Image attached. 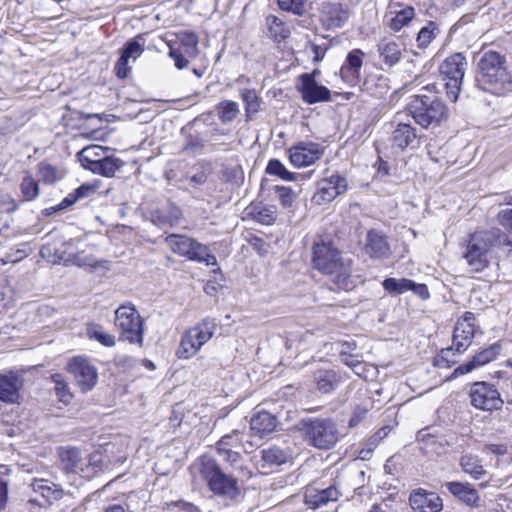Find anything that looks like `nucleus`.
Segmentation results:
<instances>
[{
    "mask_svg": "<svg viewBox=\"0 0 512 512\" xmlns=\"http://www.w3.org/2000/svg\"><path fill=\"white\" fill-rule=\"evenodd\" d=\"M493 250L504 256L512 252V241L500 229L476 231L470 234L462 245L461 253L470 271L479 273L489 266Z\"/></svg>",
    "mask_w": 512,
    "mask_h": 512,
    "instance_id": "f257e3e1",
    "label": "nucleus"
},
{
    "mask_svg": "<svg viewBox=\"0 0 512 512\" xmlns=\"http://www.w3.org/2000/svg\"><path fill=\"white\" fill-rule=\"evenodd\" d=\"M312 267L330 277L339 289L349 291L355 285L351 278V260L345 258L332 241L320 239L312 246Z\"/></svg>",
    "mask_w": 512,
    "mask_h": 512,
    "instance_id": "f03ea898",
    "label": "nucleus"
},
{
    "mask_svg": "<svg viewBox=\"0 0 512 512\" xmlns=\"http://www.w3.org/2000/svg\"><path fill=\"white\" fill-rule=\"evenodd\" d=\"M475 86L495 95L512 90V72L508 70L506 57L495 51L484 52L477 63Z\"/></svg>",
    "mask_w": 512,
    "mask_h": 512,
    "instance_id": "7ed1b4c3",
    "label": "nucleus"
},
{
    "mask_svg": "<svg viewBox=\"0 0 512 512\" xmlns=\"http://www.w3.org/2000/svg\"><path fill=\"white\" fill-rule=\"evenodd\" d=\"M58 455L65 472L79 474L85 479L95 477L106 466L105 457L100 452L83 457L81 450L76 447H60Z\"/></svg>",
    "mask_w": 512,
    "mask_h": 512,
    "instance_id": "20e7f679",
    "label": "nucleus"
},
{
    "mask_svg": "<svg viewBox=\"0 0 512 512\" xmlns=\"http://www.w3.org/2000/svg\"><path fill=\"white\" fill-rule=\"evenodd\" d=\"M299 431L309 446L319 450H329L339 440L338 426L330 418H303Z\"/></svg>",
    "mask_w": 512,
    "mask_h": 512,
    "instance_id": "39448f33",
    "label": "nucleus"
},
{
    "mask_svg": "<svg viewBox=\"0 0 512 512\" xmlns=\"http://www.w3.org/2000/svg\"><path fill=\"white\" fill-rule=\"evenodd\" d=\"M408 110L414 121L422 128L439 125L447 117L444 102L436 95L419 94L412 97Z\"/></svg>",
    "mask_w": 512,
    "mask_h": 512,
    "instance_id": "423d86ee",
    "label": "nucleus"
},
{
    "mask_svg": "<svg viewBox=\"0 0 512 512\" xmlns=\"http://www.w3.org/2000/svg\"><path fill=\"white\" fill-rule=\"evenodd\" d=\"M200 474L207 482L209 490L215 495L230 501L239 497L240 487L237 478L226 474L215 460H203L200 466Z\"/></svg>",
    "mask_w": 512,
    "mask_h": 512,
    "instance_id": "0eeeda50",
    "label": "nucleus"
},
{
    "mask_svg": "<svg viewBox=\"0 0 512 512\" xmlns=\"http://www.w3.org/2000/svg\"><path fill=\"white\" fill-rule=\"evenodd\" d=\"M214 318H205L194 327L186 330L182 335L176 355L179 359H189L214 335L217 329Z\"/></svg>",
    "mask_w": 512,
    "mask_h": 512,
    "instance_id": "6e6552de",
    "label": "nucleus"
},
{
    "mask_svg": "<svg viewBox=\"0 0 512 512\" xmlns=\"http://www.w3.org/2000/svg\"><path fill=\"white\" fill-rule=\"evenodd\" d=\"M166 245L177 255L207 266H216L217 259L209 248L185 235L170 234L165 238Z\"/></svg>",
    "mask_w": 512,
    "mask_h": 512,
    "instance_id": "1a4fd4ad",
    "label": "nucleus"
},
{
    "mask_svg": "<svg viewBox=\"0 0 512 512\" xmlns=\"http://www.w3.org/2000/svg\"><path fill=\"white\" fill-rule=\"evenodd\" d=\"M467 66L466 58L461 53L447 57L440 65L439 72L447 97L455 102L458 99Z\"/></svg>",
    "mask_w": 512,
    "mask_h": 512,
    "instance_id": "9d476101",
    "label": "nucleus"
},
{
    "mask_svg": "<svg viewBox=\"0 0 512 512\" xmlns=\"http://www.w3.org/2000/svg\"><path fill=\"white\" fill-rule=\"evenodd\" d=\"M115 325L121 330V337L130 343L143 344V320L132 305H122L115 311Z\"/></svg>",
    "mask_w": 512,
    "mask_h": 512,
    "instance_id": "9b49d317",
    "label": "nucleus"
},
{
    "mask_svg": "<svg viewBox=\"0 0 512 512\" xmlns=\"http://www.w3.org/2000/svg\"><path fill=\"white\" fill-rule=\"evenodd\" d=\"M198 36L194 32L183 31L177 34L175 42H169V57H171L177 69L182 70L189 64V59L196 58L198 50Z\"/></svg>",
    "mask_w": 512,
    "mask_h": 512,
    "instance_id": "f8f14e48",
    "label": "nucleus"
},
{
    "mask_svg": "<svg viewBox=\"0 0 512 512\" xmlns=\"http://www.w3.org/2000/svg\"><path fill=\"white\" fill-rule=\"evenodd\" d=\"M471 405L483 411L492 412L500 410L504 404L501 395L495 385L481 381L471 385L469 390Z\"/></svg>",
    "mask_w": 512,
    "mask_h": 512,
    "instance_id": "ddd939ff",
    "label": "nucleus"
},
{
    "mask_svg": "<svg viewBox=\"0 0 512 512\" xmlns=\"http://www.w3.org/2000/svg\"><path fill=\"white\" fill-rule=\"evenodd\" d=\"M67 371L73 376L77 386L84 393L92 390L98 380L97 368L81 356L74 357L67 364Z\"/></svg>",
    "mask_w": 512,
    "mask_h": 512,
    "instance_id": "4468645a",
    "label": "nucleus"
},
{
    "mask_svg": "<svg viewBox=\"0 0 512 512\" xmlns=\"http://www.w3.org/2000/svg\"><path fill=\"white\" fill-rule=\"evenodd\" d=\"M289 159L297 168L313 165L324 154V147L312 141H300L289 148Z\"/></svg>",
    "mask_w": 512,
    "mask_h": 512,
    "instance_id": "2eb2a0df",
    "label": "nucleus"
},
{
    "mask_svg": "<svg viewBox=\"0 0 512 512\" xmlns=\"http://www.w3.org/2000/svg\"><path fill=\"white\" fill-rule=\"evenodd\" d=\"M476 317L472 312H465L460 317L453 330V346L458 353H462L467 350L471 345L476 332Z\"/></svg>",
    "mask_w": 512,
    "mask_h": 512,
    "instance_id": "dca6fc26",
    "label": "nucleus"
},
{
    "mask_svg": "<svg viewBox=\"0 0 512 512\" xmlns=\"http://www.w3.org/2000/svg\"><path fill=\"white\" fill-rule=\"evenodd\" d=\"M391 125L393 130L390 142L393 148L404 150L406 148L415 149L419 147L421 135L418 134L417 129L410 123L395 119Z\"/></svg>",
    "mask_w": 512,
    "mask_h": 512,
    "instance_id": "f3484780",
    "label": "nucleus"
},
{
    "mask_svg": "<svg viewBox=\"0 0 512 512\" xmlns=\"http://www.w3.org/2000/svg\"><path fill=\"white\" fill-rule=\"evenodd\" d=\"M144 50V39L142 35H137L126 42L121 50L120 57L114 66L116 76L119 79H124L128 76L131 69L128 65L129 59L132 58L133 60H136L142 55Z\"/></svg>",
    "mask_w": 512,
    "mask_h": 512,
    "instance_id": "a211bd4d",
    "label": "nucleus"
},
{
    "mask_svg": "<svg viewBox=\"0 0 512 512\" xmlns=\"http://www.w3.org/2000/svg\"><path fill=\"white\" fill-rule=\"evenodd\" d=\"M347 189V181L340 175H332L318 183V190L313 196L317 204L330 202Z\"/></svg>",
    "mask_w": 512,
    "mask_h": 512,
    "instance_id": "6ab92c4d",
    "label": "nucleus"
},
{
    "mask_svg": "<svg viewBox=\"0 0 512 512\" xmlns=\"http://www.w3.org/2000/svg\"><path fill=\"white\" fill-rule=\"evenodd\" d=\"M340 495L341 493L335 485L322 489L308 486L304 492V502L309 508L318 509L329 502L337 501Z\"/></svg>",
    "mask_w": 512,
    "mask_h": 512,
    "instance_id": "aec40b11",
    "label": "nucleus"
},
{
    "mask_svg": "<svg viewBox=\"0 0 512 512\" xmlns=\"http://www.w3.org/2000/svg\"><path fill=\"white\" fill-rule=\"evenodd\" d=\"M409 502L415 512H440L443 508L441 497L424 489L414 491L409 497Z\"/></svg>",
    "mask_w": 512,
    "mask_h": 512,
    "instance_id": "412c9836",
    "label": "nucleus"
},
{
    "mask_svg": "<svg viewBox=\"0 0 512 512\" xmlns=\"http://www.w3.org/2000/svg\"><path fill=\"white\" fill-rule=\"evenodd\" d=\"M501 352V345L499 343L491 344L490 346L484 348L477 354H475L471 360L468 362L459 365L453 372V376L464 375L477 367L488 364L489 362L496 359V357Z\"/></svg>",
    "mask_w": 512,
    "mask_h": 512,
    "instance_id": "4be33fe9",
    "label": "nucleus"
},
{
    "mask_svg": "<svg viewBox=\"0 0 512 512\" xmlns=\"http://www.w3.org/2000/svg\"><path fill=\"white\" fill-rule=\"evenodd\" d=\"M364 53L360 49L351 50L341 66L340 76L348 84L355 85L360 80Z\"/></svg>",
    "mask_w": 512,
    "mask_h": 512,
    "instance_id": "5701e85b",
    "label": "nucleus"
},
{
    "mask_svg": "<svg viewBox=\"0 0 512 512\" xmlns=\"http://www.w3.org/2000/svg\"><path fill=\"white\" fill-rule=\"evenodd\" d=\"M297 90L301 93L303 101L308 104L326 102L331 98L330 90L318 84L316 80L310 79L309 76L305 77V82H300Z\"/></svg>",
    "mask_w": 512,
    "mask_h": 512,
    "instance_id": "b1692460",
    "label": "nucleus"
},
{
    "mask_svg": "<svg viewBox=\"0 0 512 512\" xmlns=\"http://www.w3.org/2000/svg\"><path fill=\"white\" fill-rule=\"evenodd\" d=\"M321 18L328 28H340L348 21L349 11L340 3H323Z\"/></svg>",
    "mask_w": 512,
    "mask_h": 512,
    "instance_id": "393cba45",
    "label": "nucleus"
},
{
    "mask_svg": "<svg viewBox=\"0 0 512 512\" xmlns=\"http://www.w3.org/2000/svg\"><path fill=\"white\" fill-rule=\"evenodd\" d=\"M446 487L448 491L459 501L465 503L470 507H478L480 502V495L475 487L468 482H447Z\"/></svg>",
    "mask_w": 512,
    "mask_h": 512,
    "instance_id": "a878e982",
    "label": "nucleus"
},
{
    "mask_svg": "<svg viewBox=\"0 0 512 512\" xmlns=\"http://www.w3.org/2000/svg\"><path fill=\"white\" fill-rule=\"evenodd\" d=\"M279 424L278 419L272 413L260 410L250 420V430L253 435L260 438L273 432Z\"/></svg>",
    "mask_w": 512,
    "mask_h": 512,
    "instance_id": "bb28decb",
    "label": "nucleus"
},
{
    "mask_svg": "<svg viewBox=\"0 0 512 512\" xmlns=\"http://www.w3.org/2000/svg\"><path fill=\"white\" fill-rule=\"evenodd\" d=\"M21 387L22 381L15 373L0 375V401L9 404L16 403L20 397Z\"/></svg>",
    "mask_w": 512,
    "mask_h": 512,
    "instance_id": "cd10ccee",
    "label": "nucleus"
},
{
    "mask_svg": "<svg viewBox=\"0 0 512 512\" xmlns=\"http://www.w3.org/2000/svg\"><path fill=\"white\" fill-rule=\"evenodd\" d=\"M366 253L372 258H387L390 248L385 235L375 230L369 231L366 237Z\"/></svg>",
    "mask_w": 512,
    "mask_h": 512,
    "instance_id": "c85d7f7f",
    "label": "nucleus"
},
{
    "mask_svg": "<svg viewBox=\"0 0 512 512\" xmlns=\"http://www.w3.org/2000/svg\"><path fill=\"white\" fill-rule=\"evenodd\" d=\"M314 383L318 392L332 393L341 383V376L332 369H319L314 372Z\"/></svg>",
    "mask_w": 512,
    "mask_h": 512,
    "instance_id": "c756f323",
    "label": "nucleus"
},
{
    "mask_svg": "<svg viewBox=\"0 0 512 512\" xmlns=\"http://www.w3.org/2000/svg\"><path fill=\"white\" fill-rule=\"evenodd\" d=\"M181 217V209L174 204H169L165 209H157L151 212L152 223L159 227L173 226L178 223Z\"/></svg>",
    "mask_w": 512,
    "mask_h": 512,
    "instance_id": "7c9ffc66",
    "label": "nucleus"
},
{
    "mask_svg": "<svg viewBox=\"0 0 512 512\" xmlns=\"http://www.w3.org/2000/svg\"><path fill=\"white\" fill-rule=\"evenodd\" d=\"M459 464L463 472L469 474L474 480H480L487 475V471L484 469L482 461L477 455L471 453L464 454L460 457Z\"/></svg>",
    "mask_w": 512,
    "mask_h": 512,
    "instance_id": "2f4dec72",
    "label": "nucleus"
},
{
    "mask_svg": "<svg viewBox=\"0 0 512 512\" xmlns=\"http://www.w3.org/2000/svg\"><path fill=\"white\" fill-rule=\"evenodd\" d=\"M378 52L382 61L389 67L401 59V48L395 41L383 39L378 44Z\"/></svg>",
    "mask_w": 512,
    "mask_h": 512,
    "instance_id": "473e14b6",
    "label": "nucleus"
},
{
    "mask_svg": "<svg viewBox=\"0 0 512 512\" xmlns=\"http://www.w3.org/2000/svg\"><path fill=\"white\" fill-rule=\"evenodd\" d=\"M261 455L263 462L268 466H280L291 458L289 449L276 445L263 449Z\"/></svg>",
    "mask_w": 512,
    "mask_h": 512,
    "instance_id": "72a5a7b5",
    "label": "nucleus"
},
{
    "mask_svg": "<svg viewBox=\"0 0 512 512\" xmlns=\"http://www.w3.org/2000/svg\"><path fill=\"white\" fill-rule=\"evenodd\" d=\"M123 164L121 159L106 155L95 166L90 167V171L105 177H112Z\"/></svg>",
    "mask_w": 512,
    "mask_h": 512,
    "instance_id": "f704fd0d",
    "label": "nucleus"
},
{
    "mask_svg": "<svg viewBox=\"0 0 512 512\" xmlns=\"http://www.w3.org/2000/svg\"><path fill=\"white\" fill-rule=\"evenodd\" d=\"M107 148L99 145L87 146L79 152V159L82 165L90 170V167L95 166L106 155Z\"/></svg>",
    "mask_w": 512,
    "mask_h": 512,
    "instance_id": "c9c22d12",
    "label": "nucleus"
},
{
    "mask_svg": "<svg viewBox=\"0 0 512 512\" xmlns=\"http://www.w3.org/2000/svg\"><path fill=\"white\" fill-rule=\"evenodd\" d=\"M217 452L224 461L229 463L230 466L235 471H238L240 474H242L243 477L249 478L251 476V472L247 469L246 465H244L243 457L239 452L223 448H219V451Z\"/></svg>",
    "mask_w": 512,
    "mask_h": 512,
    "instance_id": "e433bc0d",
    "label": "nucleus"
},
{
    "mask_svg": "<svg viewBox=\"0 0 512 512\" xmlns=\"http://www.w3.org/2000/svg\"><path fill=\"white\" fill-rule=\"evenodd\" d=\"M19 188L23 202L34 201L40 194L39 182L30 173L22 178Z\"/></svg>",
    "mask_w": 512,
    "mask_h": 512,
    "instance_id": "4c0bfd02",
    "label": "nucleus"
},
{
    "mask_svg": "<svg viewBox=\"0 0 512 512\" xmlns=\"http://www.w3.org/2000/svg\"><path fill=\"white\" fill-rule=\"evenodd\" d=\"M438 34L439 28L437 23L434 21H429L427 25L422 27L417 34L416 42L418 48H427Z\"/></svg>",
    "mask_w": 512,
    "mask_h": 512,
    "instance_id": "58836bf2",
    "label": "nucleus"
},
{
    "mask_svg": "<svg viewBox=\"0 0 512 512\" xmlns=\"http://www.w3.org/2000/svg\"><path fill=\"white\" fill-rule=\"evenodd\" d=\"M266 21L269 32L275 41L280 42L290 35L289 28L278 17L270 15L266 18Z\"/></svg>",
    "mask_w": 512,
    "mask_h": 512,
    "instance_id": "ea45409f",
    "label": "nucleus"
},
{
    "mask_svg": "<svg viewBox=\"0 0 512 512\" xmlns=\"http://www.w3.org/2000/svg\"><path fill=\"white\" fill-rule=\"evenodd\" d=\"M415 16V10L411 6H406L398 11L391 19L389 27L392 31L398 32L403 27L408 26Z\"/></svg>",
    "mask_w": 512,
    "mask_h": 512,
    "instance_id": "a19ab883",
    "label": "nucleus"
},
{
    "mask_svg": "<svg viewBox=\"0 0 512 512\" xmlns=\"http://www.w3.org/2000/svg\"><path fill=\"white\" fill-rule=\"evenodd\" d=\"M217 111L219 120L227 124L237 117L239 114V106L234 101L224 100L217 105Z\"/></svg>",
    "mask_w": 512,
    "mask_h": 512,
    "instance_id": "79ce46f5",
    "label": "nucleus"
},
{
    "mask_svg": "<svg viewBox=\"0 0 512 512\" xmlns=\"http://www.w3.org/2000/svg\"><path fill=\"white\" fill-rule=\"evenodd\" d=\"M95 192L93 186L89 184H82L77 189H75L72 193H69L62 201V207L65 209L74 205L78 200L86 198Z\"/></svg>",
    "mask_w": 512,
    "mask_h": 512,
    "instance_id": "37998d69",
    "label": "nucleus"
},
{
    "mask_svg": "<svg viewBox=\"0 0 512 512\" xmlns=\"http://www.w3.org/2000/svg\"><path fill=\"white\" fill-rule=\"evenodd\" d=\"M266 173L269 175L278 176L279 178L285 181H294L296 180L297 176V174L288 171L286 167L278 159L269 160L266 167Z\"/></svg>",
    "mask_w": 512,
    "mask_h": 512,
    "instance_id": "c03bdc74",
    "label": "nucleus"
},
{
    "mask_svg": "<svg viewBox=\"0 0 512 512\" xmlns=\"http://www.w3.org/2000/svg\"><path fill=\"white\" fill-rule=\"evenodd\" d=\"M37 168L40 180L45 184H53L62 178L59 170L47 162H40Z\"/></svg>",
    "mask_w": 512,
    "mask_h": 512,
    "instance_id": "a18cd8bd",
    "label": "nucleus"
},
{
    "mask_svg": "<svg viewBox=\"0 0 512 512\" xmlns=\"http://www.w3.org/2000/svg\"><path fill=\"white\" fill-rule=\"evenodd\" d=\"M364 86L371 94L382 97L388 92V79L383 76L371 77L365 81Z\"/></svg>",
    "mask_w": 512,
    "mask_h": 512,
    "instance_id": "49530a36",
    "label": "nucleus"
},
{
    "mask_svg": "<svg viewBox=\"0 0 512 512\" xmlns=\"http://www.w3.org/2000/svg\"><path fill=\"white\" fill-rule=\"evenodd\" d=\"M383 288L390 294L400 295L409 290L410 279L402 278H386L383 283Z\"/></svg>",
    "mask_w": 512,
    "mask_h": 512,
    "instance_id": "de8ad7c7",
    "label": "nucleus"
},
{
    "mask_svg": "<svg viewBox=\"0 0 512 512\" xmlns=\"http://www.w3.org/2000/svg\"><path fill=\"white\" fill-rule=\"evenodd\" d=\"M206 146V141L199 135L189 134L185 138L183 152L188 154H201Z\"/></svg>",
    "mask_w": 512,
    "mask_h": 512,
    "instance_id": "09e8293b",
    "label": "nucleus"
},
{
    "mask_svg": "<svg viewBox=\"0 0 512 512\" xmlns=\"http://www.w3.org/2000/svg\"><path fill=\"white\" fill-rule=\"evenodd\" d=\"M251 214L256 221L269 225L276 219V208L274 206H255L252 208Z\"/></svg>",
    "mask_w": 512,
    "mask_h": 512,
    "instance_id": "8fccbe9b",
    "label": "nucleus"
},
{
    "mask_svg": "<svg viewBox=\"0 0 512 512\" xmlns=\"http://www.w3.org/2000/svg\"><path fill=\"white\" fill-rule=\"evenodd\" d=\"M242 436H243V433H241L239 430H234L230 434L224 435L216 443V450L219 451V448L233 450V448L243 446Z\"/></svg>",
    "mask_w": 512,
    "mask_h": 512,
    "instance_id": "3c124183",
    "label": "nucleus"
},
{
    "mask_svg": "<svg viewBox=\"0 0 512 512\" xmlns=\"http://www.w3.org/2000/svg\"><path fill=\"white\" fill-rule=\"evenodd\" d=\"M247 114H255L259 111L260 101L255 90L245 89L241 92Z\"/></svg>",
    "mask_w": 512,
    "mask_h": 512,
    "instance_id": "603ef678",
    "label": "nucleus"
},
{
    "mask_svg": "<svg viewBox=\"0 0 512 512\" xmlns=\"http://www.w3.org/2000/svg\"><path fill=\"white\" fill-rule=\"evenodd\" d=\"M59 259L65 263H72L80 267L93 265V259L84 256L83 252L69 253L67 255L65 252H63L61 255H59Z\"/></svg>",
    "mask_w": 512,
    "mask_h": 512,
    "instance_id": "864d4df0",
    "label": "nucleus"
},
{
    "mask_svg": "<svg viewBox=\"0 0 512 512\" xmlns=\"http://www.w3.org/2000/svg\"><path fill=\"white\" fill-rule=\"evenodd\" d=\"M328 50V46L326 43L317 44L315 42L309 41L305 46V51L312 56V60L314 63H320Z\"/></svg>",
    "mask_w": 512,
    "mask_h": 512,
    "instance_id": "5fc2aeb1",
    "label": "nucleus"
},
{
    "mask_svg": "<svg viewBox=\"0 0 512 512\" xmlns=\"http://www.w3.org/2000/svg\"><path fill=\"white\" fill-rule=\"evenodd\" d=\"M307 0H277L281 10L292 12L296 15H302L305 12V3Z\"/></svg>",
    "mask_w": 512,
    "mask_h": 512,
    "instance_id": "6e6d98bb",
    "label": "nucleus"
},
{
    "mask_svg": "<svg viewBox=\"0 0 512 512\" xmlns=\"http://www.w3.org/2000/svg\"><path fill=\"white\" fill-rule=\"evenodd\" d=\"M275 189L282 206L290 208L297 197L296 193L290 187L286 186H276Z\"/></svg>",
    "mask_w": 512,
    "mask_h": 512,
    "instance_id": "4d7b16f0",
    "label": "nucleus"
},
{
    "mask_svg": "<svg viewBox=\"0 0 512 512\" xmlns=\"http://www.w3.org/2000/svg\"><path fill=\"white\" fill-rule=\"evenodd\" d=\"M90 338L97 340L106 347H112L115 345V337L102 331L99 328H93L88 331Z\"/></svg>",
    "mask_w": 512,
    "mask_h": 512,
    "instance_id": "13d9d810",
    "label": "nucleus"
},
{
    "mask_svg": "<svg viewBox=\"0 0 512 512\" xmlns=\"http://www.w3.org/2000/svg\"><path fill=\"white\" fill-rule=\"evenodd\" d=\"M452 356H454L452 348L442 349L434 358V365L439 368H448L451 364L456 363L455 359H450Z\"/></svg>",
    "mask_w": 512,
    "mask_h": 512,
    "instance_id": "bf43d9fd",
    "label": "nucleus"
},
{
    "mask_svg": "<svg viewBox=\"0 0 512 512\" xmlns=\"http://www.w3.org/2000/svg\"><path fill=\"white\" fill-rule=\"evenodd\" d=\"M497 222L506 231L512 233V208H505L498 212Z\"/></svg>",
    "mask_w": 512,
    "mask_h": 512,
    "instance_id": "052dcab7",
    "label": "nucleus"
},
{
    "mask_svg": "<svg viewBox=\"0 0 512 512\" xmlns=\"http://www.w3.org/2000/svg\"><path fill=\"white\" fill-rule=\"evenodd\" d=\"M18 209V204L8 193H0V212H14Z\"/></svg>",
    "mask_w": 512,
    "mask_h": 512,
    "instance_id": "680f3d73",
    "label": "nucleus"
},
{
    "mask_svg": "<svg viewBox=\"0 0 512 512\" xmlns=\"http://www.w3.org/2000/svg\"><path fill=\"white\" fill-rule=\"evenodd\" d=\"M52 378L53 381L55 382L56 394L60 397L62 401H67L68 398L70 397L67 385L62 380H60V375H54Z\"/></svg>",
    "mask_w": 512,
    "mask_h": 512,
    "instance_id": "e2e57ef3",
    "label": "nucleus"
},
{
    "mask_svg": "<svg viewBox=\"0 0 512 512\" xmlns=\"http://www.w3.org/2000/svg\"><path fill=\"white\" fill-rule=\"evenodd\" d=\"M409 290L412 291L414 294L419 296L421 299L426 300L430 297L428 288L425 284H419L412 280H410Z\"/></svg>",
    "mask_w": 512,
    "mask_h": 512,
    "instance_id": "0e129e2a",
    "label": "nucleus"
},
{
    "mask_svg": "<svg viewBox=\"0 0 512 512\" xmlns=\"http://www.w3.org/2000/svg\"><path fill=\"white\" fill-rule=\"evenodd\" d=\"M209 173L202 169L189 177V181L194 188L203 186L208 180Z\"/></svg>",
    "mask_w": 512,
    "mask_h": 512,
    "instance_id": "69168bd1",
    "label": "nucleus"
},
{
    "mask_svg": "<svg viewBox=\"0 0 512 512\" xmlns=\"http://www.w3.org/2000/svg\"><path fill=\"white\" fill-rule=\"evenodd\" d=\"M367 412L368 410L366 408L357 407L349 420V426L354 427L358 423H360V421L365 417Z\"/></svg>",
    "mask_w": 512,
    "mask_h": 512,
    "instance_id": "338daca9",
    "label": "nucleus"
},
{
    "mask_svg": "<svg viewBox=\"0 0 512 512\" xmlns=\"http://www.w3.org/2000/svg\"><path fill=\"white\" fill-rule=\"evenodd\" d=\"M171 505L179 507L186 512H201L200 509L196 505H194L191 502L184 501V500L172 502Z\"/></svg>",
    "mask_w": 512,
    "mask_h": 512,
    "instance_id": "774afa93",
    "label": "nucleus"
}]
</instances>
